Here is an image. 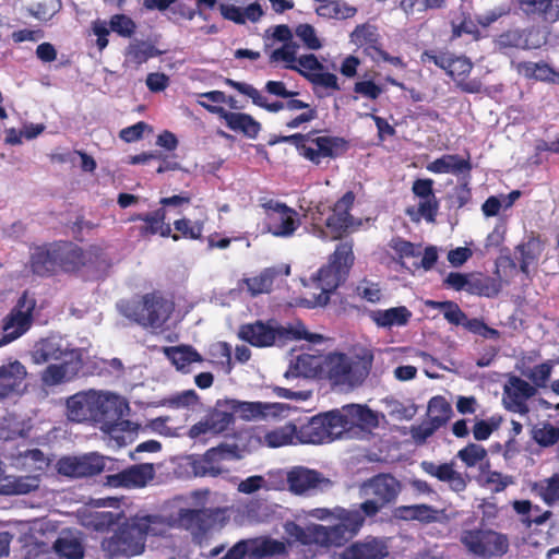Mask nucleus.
<instances>
[{
	"label": "nucleus",
	"mask_w": 559,
	"mask_h": 559,
	"mask_svg": "<svg viewBox=\"0 0 559 559\" xmlns=\"http://www.w3.org/2000/svg\"><path fill=\"white\" fill-rule=\"evenodd\" d=\"M512 67L522 76L528 80H536L549 83L559 82V73L555 71L548 63L532 61H512Z\"/></svg>",
	"instance_id": "nucleus-32"
},
{
	"label": "nucleus",
	"mask_w": 559,
	"mask_h": 559,
	"mask_svg": "<svg viewBox=\"0 0 559 559\" xmlns=\"http://www.w3.org/2000/svg\"><path fill=\"white\" fill-rule=\"evenodd\" d=\"M352 41L364 47V51L376 60L377 50H380V36L376 27L369 24L357 25L350 34Z\"/></svg>",
	"instance_id": "nucleus-38"
},
{
	"label": "nucleus",
	"mask_w": 559,
	"mask_h": 559,
	"mask_svg": "<svg viewBox=\"0 0 559 559\" xmlns=\"http://www.w3.org/2000/svg\"><path fill=\"white\" fill-rule=\"evenodd\" d=\"M542 248L538 238L532 237L526 242L516 246V252L520 253V270L524 274H528L530 265L536 261L540 254Z\"/></svg>",
	"instance_id": "nucleus-51"
},
{
	"label": "nucleus",
	"mask_w": 559,
	"mask_h": 559,
	"mask_svg": "<svg viewBox=\"0 0 559 559\" xmlns=\"http://www.w3.org/2000/svg\"><path fill=\"white\" fill-rule=\"evenodd\" d=\"M164 353L177 370L183 373H188L190 371L189 367L192 362L203 361L201 354L191 345L165 347Z\"/></svg>",
	"instance_id": "nucleus-37"
},
{
	"label": "nucleus",
	"mask_w": 559,
	"mask_h": 559,
	"mask_svg": "<svg viewBox=\"0 0 559 559\" xmlns=\"http://www.w3.org/2000/svg\"><path fill=\"white\" fill-rule=\"evenodd\" d=\"M519 9L528 17L549 22L554 0H516Z\"/></svg>",
	"instance_id": "nucleus-50"
},
{
	"label": "nucleus",
	"mask_w": 559,
	"mask_h": 559,
	"mask_svg": "<svg viewBox=\"0 0 559 559\" xmlns=\"http://www.w3.org/2000/svg\"><path fill=\"white\" fill-rule=\"evenodd\" d=\"M316 13L329 20H347L357 13V9L341 0H331L325 4H319Z\"/></svg>",
	"instance_id": "nucleus-46"
},
{
	"label": "nucleus",
	"mask_w": 559,
	"mask_h": 559,
	"mask_svg": "<svg viewBox=\"0 0 559 559\" xmlns=\"http://www.w3.org/2000/svg\"><path fill=\"white\" fill-rule=\"evenodd\" d=\"M238 336L250 345L260 348L273 346L276 342L285 343L301 338L299 332L292 328L287 329L273 324L272 321L263 322L261 320L240 325Z\"/></svg>",
	"instance_id": "nucleus-13"
},
{
	"label": "nucleus",
	"mask_w": 559,
	"mask_h": 559,
	"mask_svg": "<svg viewBox=\"0 0 559 559\" xmlns=\"http://www.w3.org/2000/svg\"><path fill=\"white\" fill-rule=\"evenodd\" d=\"M537 394V390L524 379L511 374L503 385L502 405L512 413L526 415L530 412L527 401Z\"/></svg>",
	"instance_id": "nucleus-19"
},
{
	"label": "nucleus",
	"mask_w": 559,
	"mask_h": 559,
	"mask_svg": "<svg viewBox=\"0 0 559 559\" xmlns=\"http://www.w3.org/2000/svg\"><path fill=\"white\" fill-rule=\"evenodd\" d=\"M174 228L176 234H173L170 231V238L174 241H178L181 238L190 239V240H200L202 239V234L204 229V222L203 221H195L192 222L189 218H179L174 222Z\"/></svg>",
	"instance_id": "nucleus-47"
},
{
	"label": "nucleus",
	"mask_w": 559,
	"mask_h": 559,
	"mask_svg": "<svg viewBox=\"0 0 559 559\" xmlns=\"http://www.w3.org/2000/svg\"><path fill=\"white\" fill-rule=\"evenodd\" d=\"M66 355L60 343L56 338H44L37 342L31 353L32 360L36 365H43L50 360H61Z\"/></svg>",
	"instance_id": "nucleus-40"
},
{
	"label": "nucleus",
	"mask_w": 559,
	"mask_h": 559,
	"mask_svg": "<svg viewBox=\"0 0 559 559\" xmlns=\"http://www.w3.org/2000/svg\"><path fill=\"white\" fill-rule=\"evenodd\" d=\"M225 83L228 86H230L234 90H236L237 92H239L240 94L246 95L249 98H251L252 103L255 106H258L260 108H263V109H265L269 112H278L281 110L286 109L285 102L276 100V102H273V103H269L266 97H264L251 84H248V83H245V82L235 81L233 79H226Z\"/></svg>",
	"instance_id": "nucleus-35"
},
{
	"label": "nucleus",
	"mask_w": 559,
	"mask_h": 559,
	"mask_svg": "<svg viewBox=\"0 0 559 559\" xmlns=\"http://www.w3.org/2000/svg\"><path fill=\"white\" fill-rule=\"evenodd\" d=\"M389 545L382 537L368 535L361 540H357L347 546L342 555V559H384L389 556Z\"/></svg>",
	"instance_id": "nucleus-24"
},
{
	"label": "nucleus",
	"mask_w": 559,
	"mask_h": 559,
	"mask_svg": "<svg viewBox=\"0 0 559 559\" xmlns=\"http://www.w3.org/2000/svg\"><path fill=\"white\" fill-rule=\"evenodd\" d=\"M355 293L361 299H365L366 301L371 304L379 302L382 297L379 284L368 281L366 278H364L357 284Z\"/></svg>",
	"instance_id": "nucleus-61"
},
{
	"label": "nucleus",
	"mask_w": 559,
	"mask_h": 559,
	"mask_svg": "<svg viewBox=\"0 0 559 559\" xmlns=\"http://www.w3.org/2000/svg\"><path fill=\"white\" fill-rule=\"evenodd\" d=\"M451 404L442 395H436L428 402L429 419L437 426H444L452 416Z\"/></svg>",
	"instance_id": "nucleus-49"
},
{
	"label": "nucleus",
	"mask_w": 559,
	"mask_h": 559,
	"mask_svg": "<svg viewBox=\"0 0 559 559\" xmlns=\"http://www.w3.org/2000/svg\"><path fill=\"white\" fill-rule=\"evenodd\" d=\"M487 455V450L483 445L471 442L457 452L456 457L460 459L466 467H475L486 460Z\"/></svg>",
	"instance_id": "nucleus-55"
},
{
	"label": "nucleus",
	"mask_w": 559,
	"mask_h": 559,
	"mask_svg": "<svg viewBox=\"0 0 559 559\" xmlns=\"http://www.w3.org/2000/svg\"><path fill=\"white\" fill-rule=\"evenodd\" d=\"M389 247L396 253L399 259L414 258L419 255L417 246L400 236L393 237L389 241Z\"/></svg>",
	"instance_id": "nucleus-62"
},
{
	"label": "nucleus",
	"mask_w": 559,
	"mask_h": 559,
	"mask_svg": "<svg viewBox=\"0 0 559 559\" xmlns=\"http://www.w3.org/2000/svg\"><path fill=\"white\" fill-rule=\"evenodd\" d=\"M120 313L144 329L159 330L170 319L175 304L159 290L142 295L140 298L122 300Z\"/></svg>",
	"instance_id": "nucleus-5"
},
{
	"label": "nucleus",
	"mask_w": 559,
	"mask_h": 559,
	"mask_svg": "<svg viewBox=\"0 0 559 559\" xmlns=\"http://www.w3.org/2000/svg\"><path fill=\"white\" fill-rule=\"evenodd\" d=\"M366 518H368V515L361 510V503L357 509L335 508L334 519L337 523L345 526L354 536H356L364 526Z\"/></svg>",
	"instance_id": "nucleus-45"
},
{
	"label": "nucleus",
	"mask_w": 559,
	"mask_h": 559,
	"mask_svg": "<svg viewBox=\"0 0 559 559\" xmlns=\"http://www.w3.org/2000/svg\"><path fill=\"white\" fill-rule=\"evenodd\" d=\"M224 405L233 412L234 417L238 415L247 421L284 418L289 411V406L284 403L226 400Z\"/></svg>",
	"instance_id": "nucleus-17"
},
{
	"label": "nucleus",
	"mask_w": 559,
	"mask_h": 559,
	"mask_svg": "<svg viewBox=\"0 0 559 559\" xmlns=\"http://www.w3.org/2000/svg\"><path fill=\"white\" fill-rule=\"evenodd\" d=\"M85 264L81 248L71 242H50L35 246L29 254L27 267L39 277H50L59 272H74Z\"/></svg>",
	"instance_id": "nucleus-3"
},
{
	"label": "nucleus",
	"mask_w": 559,
	"mask_h": 559,
	"mask_svg": "<svg viewBox=\"0 0 559 559\" xmlns=\"http://www.w3.org/2000/svg\"><path fill=\"white\" fill-rule=\"evenodd\" d=\"M538 492L543 501L552 506L559 501V474H554L551 477L542 481L538 486Z\"/></svg>",
	"instance_id": "nucleus-58"
},
{
	"label": "nucleus",
	"mask_w": 559,
	"mask_h": 559,
	"mask_svg": "<svg viewBox=\"0 0 559 559\" xmlns=\"http://www.w3.org/2000/svg\"><path fill=\"white\" fill-rule=\"evenodd\" d=\"M460 542L469 554L483 559L502 557L510 547L506 534L481 527L463 530Z\"/></svg>",
	"instance_id": "nucleus-11"
},
{
	"label": "nucleus",
	"mask_w": 559,
	"mask_h": 559,
	"mask_svg": "<svg viewBox=\"0 0 559 559\" xmlns=\"http://www.w3.org/2000/svg\"><path fill=\"white\" fill-rule=\"evenodd\" d=\"M328 481L323 475L314 469L297 466L287 474L289 490L296 495H302L317 489L322 483Z\"/></svg>",
	"instance_id": "nucleus-29"
},
{
	"label": "nucleus",
	"mask_w": 559,
	"mask_h": 559,
	"mask_svg": "<svg viewBox=\"0 0 559 559\" xmlns=\"http://www.w3.org/2000/svg\"><path fill=\"white\" fill-rule=\"evenodd\" d=\"M298 39L310 50H319L322 43L317 36L314 27L308 23L299 24L295 28Z\"/></svg>",
	"instance_id": "nucleus-59"
},
{
	"label": "nucleus",
	"mask_w": 559,
	"mask_h": 559,
	"mask_svg": "<svg viewBox=\"0 0 559 559\" xmlns=\"http://www.w3.org/2000/svg\"><path fill=\"white\" fill-rule=\"evenodd\" d=\"M361 488L366 495L372 497L361 502V510L368 518H373L384 507L395 503L402 484L392 474L380 473L366 480Z\"/></svg>",
	"instance_id": "nucleus-10"
},
{
	"label": "nucleus",
	"mask_w": 559,
	"mask_h": 559,
	"mask_svg": "<svg viewBox=\"0 0 559 559\" xmlns=\"http://www.w3.org/2000/svg\"><path fill=\"white\" fill-rule=\"evenodd\" d=\"M59 557L67 559H82L84 557V547L75 537H58L52 546Z\"/></svg>",
	"instance_id": "nucleus-52"
},
{
	"label": "nucleus",
	"mask_w": 559,
	"mask_h": 559,
	"mask_svg": "<svg viewBox=\"0 0 559 559\" xmlns=\"http://www.w3.org/2000/svg\"><path fill=\"white\" fill-rule=\"evenodd\" d=\"M222 508H180L177 512L178 527L188 531L195 544L202 545L210 533L225 520Z\"/></svg>",
	"instance_id": "nucleus-8"
},
{
	"label": "nucleus",
	"mask_w": 559,
	"mask_h": 559,
	"mask_svg": "<svg viewBox=\"0 0 559 559\" xmlns=\"http://www.w3.org/2000/svg\"><path fill=\"white\" fill-rule=\"evenodd\" d=\"M109 27L119 36L130 38L136 31V23L126 14H114L110 17Z\"/></svg>",
	"instance_id": "nucleus-57"
},
{
	"label": "nucleus",
	"mask_w": 559,
	"mask_h": 559,
	"mask_svg": "<svg viewBox=\"0 0 559 559\" xmlns=\"http://www.w3.org/2000/svg\"><path fill=\"white\" fill-rule=\"evenodd\" d=\"M40 478L38 475L8 476L1 485L0 492L3 495H27L39 488Z\"/></svg>",
	"instance_id": "nucleus-41"
},
{
	"label": "nucleus",
	"mask_w": 559,
	"mask_h": 559,
	"mask_svg": "<svg viewBox=\"0 0 559 559\" xmlns=\"http://www.w3.org/2000/svg\"><path fill=\"white\" fill-rule=\"evenodd\" d=\"M166 210L159 207L150 213H139L130 217V221H142L144 225L140 227V235L142 237L154 236L159 234L164 238L170 236L171 227L165 223Z\"/></svg>",
	"instance_id": "nucleus-30"
},
{
	"label": "nucleus",
	"mask_w": 559,
	"mask_h": 559,
	"mask_svg": "<svg viewBox=\"0 0 559 559\" xmlns=\"http://www.w3.org/2000/svg\"><path fill=\"white\" fill-rule=\"evenodd\" d=\"M412 316V311L405 306L379 309L370 313L371 320L380 328L404 326L409 322Z\"/></svg>",
	"instance_id": "nucleus-36"
},
{
	"label": "nucleus",
	"mask_w": 559,
	"mask_h": 559,
	"mask_svg": "<svg viewBox=\"0 0 559 559\" xmlns=\"http://www.w3.org/2000/svg\"><path fill=\"white\" fill-rule=\"evenodd\" d=\"M219 12L225 20L239 25L245 24L247 21L255 23L263 15L262 7L259 4L258 0L248 4L245 9L234 4L221 3Z\"/></svg>",
	"instance_id": "nucleus-34"
},
{
	"label": "nucleus",
	"mask_w": 559,
	"mask_h": 559,
	"mask_svg": "<svg viewBox=\"0 0 559 559\" xmlns=\"http://www.w3.org/2000/svg\"><path fill=\"white\" fill-rule=\"evenodd\" d=\"M199 104L211 114L218 115L226 123L228 129L240 132L248 139H257L261 131V123L251 115L245 112H233L222 106L211 105L205 102Z\"/></svg>",
	"instance_id": "nucleus-23"
},
{
	"label": "nucleus",
	"mask_w": 559,
	"mask_h": 559,
	"mask_svg": "<svg viewBox=\"0 0 559 559\" xmlns=\"http://www.w3.org/2000/svg\"><path fill=\"white\" fill-rule=\"evenodd\" d=\"M162 53L152 43L145 40H135L131 43L126 52V57L133 63L140 66L145 63L150 58L157 57Z\"/></svg>",
	"instance_id": "nucleus-48"
},
{
	"label": "nucleus",
	"mask_w": 559,
	"mask_h": 559,
	"mask_svg": "<svg viewBox=\"0 0 559 559\" xmlns=\"http://www.w3.org/2000/svg\"><path fill=\"white\" fill-rule=\"evenodd\" d=\"M67 365H49L41 373V381L46 385H57L67 377Z\"/></svg>",
	"instance_id": "nucleus-63"
},
{
	"label": "nucleus",
	"mask_w": 559,
	"mask_h": 559,
	"mask_svg": "<svg viewBox=\"0 0 559 559\" xmlns=\"http://www.w3.org/2000/svg\"><path fill=\"white\" fill-rule=\"evenodd\" d=\"M502 421L501 416H491L488 420H478L473 427V436L477 441L487 440L497 430Z\"/></svg>",
	"instance_id": "nucleus-60"
},
{
	"label": "nucleus",
	"mask_w": 559,
	"mask_h": 559,
	"mask_svg": "<svg viewBox=\"0 0 559 559\" xmlns=\"http://www.w3.org/2000/svg\"><path fill=\"white\" fill-rule=\"evenodd\" d=\"M445 288L471 295L491 297L498 294L495 280L481 273L450 272L442 282Z\"/></svg>",
	"instance_id": "nucleus-18"
},
{
	"label": "nucleus",
	"mask_w": 559,
	"mask_h": 559,
	"mask_svg": "<svg viewBox=\"0 0 559 559\" xmlns=\"http://www.w3.org/2000/svg\"><path fill=\"white\" fill-rule=\"evenodd\" d=\"M235 423V417L229 408L225 407L224 402L217 401L213 408L202 420L192 425L189 429V437L192 439L203 435H219L225 432Z\"/></svg>",
	"instance_id": "nucleus-22"
},
{
	"label": "nucleus",
	"mask_w": 559,
	"mask_h": 559,
	"mask_svg": "<svg viewBox=\"0 0 559 559\" xmlns=\"http://www.w3.org/2000/svg\"><path fill=\"white\" fill-rule=\"evenodd\" d=\"M104 468V456L97 453H88L81 456H63L57 462L58 473L72 478L95 476L100 474Z\"/></svg>",
	"instance_id": "nucleus-21"
},
{
	"label": "nucleus",
	"mask_w": 559,
	"mask_h": 559,
	"mask_svg": "<svg viewBox=\"0 0 559 559\" xmlns=\"http://www.w3.org/2000/svg\"><path fill=\"white\" fill-rule=\"evenodd\" d=\"M356 195L353 191L345 192L334 204L329 207L330 213L324 219L326 230L319 228L320 236L325 239L341 240L349 233L354 231L360 221L350 214Z\"/></svg>",
	"instance_id": "nucleus-12"
},
{
	"label": "nucleus",
	"mask_w": 559,
	"mask_h": 559,
	"mask_svg": "<svg viewBox=\"0 0 559 559\" xmlns=\"http://www.w3.org/2000/svg\"><path fill=\"white\" fill-rule=\"evenodd\" d=\"M154 477V468L152 464L132 465L111 478L117 486L120 487H144L148 480Z\"/></svg>",
	"instance_id": "nucleus-31"
},
{
	"label": "nucleus",
	"mask_w": 559,
	"mask_h": 559,
	"mask_svg": "<svg viewBox=\"0 0 559 559\" xmlns=\"http://www.w3.org/2000/svg\"><path fill=\"white\" fill-rule=\"evenodd\" d=\"M122 518H124L123 512L115 513L111 511H94L85 516L84 525L88 530L105 533L121 523L120 520Z\"/></svg>",
	"instance_id": "nucleus-42"
},
{
	"label": "nucleus",
	"mask_w": 559,
	"mask_h": 559,
	"mask_svg": "<svg viewBox=\"0 0 559 559\" xmlns=\"http://www.w3.org/2000/svg\"><path fill=\"white\" fill-rule=\"evenodd\" d=\"M286 68L298 71L302 76H305L310 83L313 85H320L325 88L338 91L340 85L337 82V76L331 72H305L296 66L289 64Z\"/></svg>",
	"instance_id": "nucleus-54"
},
{
	"label": "nucleus",
	"mask_w": 559,
	"mask_h": 559,
	"mask_svg": "<svg viewBox=\"0 0 559 559\" xmlns=\"http://www.w3.org/2000/svg\"><path fill=\"white\" fill-rule=\"evenodd\" d=\"M318 525L319 524H312L305 528L295 522H288L285 525V532L289 537L301 545L318 544V534L316 532Z\"/></svg>",
	"instance_id": "nucleus-53"
},
{
	"label": "nucleus",
	"mask_w": 559,
	"mask_h": 559,
	"mask_svg": "<svg viewBox=\"0 0 559 559\" xmlns=\"http://www.w3.org/2000/svg\"><path fill=\"white\" fill-rule=\"evenodd\" d=\"M239 459H241V453L237 444L221 443L209 449L203 455L194 457L191 462V469L198 477H216L225 471L222 466L223 461Z\"/></svg>",
	"instance_id": "nucleus-16"
},
{
	"label": "nucleus",
	"mask_w": 559,
	"mask_h": 559,
	"mask_svg": "<svg viewBox=\"0 0 559 559\" xmlns=\"http://www.w3.org/2000/svg\"><path fill=\"white\" fill-rule=\"evenodd\" d=\"M354 262L353 241L340 242L334 252L330 254L328 263L322 265L311 277L321 290L316 296V305L329 304L331 294L346 282Z\"/></svg>",
	"instance_id": "nucleus-6"
},
{
	"label": "nucleus",
	"mask_w": 559,
	"mask_h": 559,
	"mask_svg": "<svg viewBox=\"0 0 559 559\" xmlns=\"http://www.w3.org/2000/svg\"><path fill=\"white\" fill-rule=\"evenodd\" d=\"M171 527V521L162 514L136 513L103 537L100 550L107 559L136 557L145 551L148 536L163 537Z\"/></svg>",
	"instance_id": "nucleus-1"
},
{
	"label": "nucleus",
	"mask_w": 559,
	"mask_h": 559,
	"mask_svg": "<svg viewBox=\"0 0 559 559\" xmlns=\"http://www.w3.org/2000/svg\"><path fill=\"white\" fill-rule=\"evenodd\" d=\"M97 405L96 391H81L66 401L67 417L73 423H95V406Z\"/></svg>",
	"instance_id": "nucleus-26"
},
{
	"label": "nucleus",
	"mask_w": 559,
	"mask_h": 559,
	"mask_svg": "<svg viewBox=\"0 0 559 559\" xmlns=\"http://www.w3.org/2000/svg\"><path fill=\"white\" fill-rule=\"evenodd\" d=\"M472 69L473 62L467 57L453 56L451 60V67L447 71V75L454 80L456 87L462 92L468 94H478L483 90L481 81L479 79H472L468 81L465 80L471 73Z\"/></svg>",
	"instance_id": "nucleus-28"
},
{
	"label": "nucleus",
	"mask_w": 559,
	"mask_h": 559,
	"mask_svg": "<svg viewBox=\"0 0 559 559\" xmlns=\"http://www.w3.org/2000/svg\"><path fill=\"white\" fill-rule=\"evenodd\" d=\"M495 44L502 53H507L511 49L526 50L531 48L525 29H508L497 37Z\"/></svg>",
	"instance_id": "nucleus-44"
},
{
	"label": "nucleus",
	"mask_w": 559,
	"mask_h": 559,
	"mask_svg": "<svg viewBox=\"0 0 559 559\" xmlns=\"http://www.w3.org/2000/svg\"><path fill=\"white\" fill-rule=\"evenodd\" d=\"M552 369L554 362L551 360H547L535 365L525 373V376L532 381V385H534L536 390L538 388L545 389L550 380Z\"/></svg>",
	"instance_id": "nucleus-56"
},
{
	"label": "nucleus",
	"mask_w": 559,
	"mask_h": 559,
	"mask_svg": "<svg viewBox=\"0 0 559 559\" xmlns=\"http://www.w3.org/2000/svg\"><path fill=\"white\" fill-rule=\"evenodd\" d=\"M420 468L439 481L449 484L450 489L454 492H463L467 487L468 476L455 469L454 461L441 464H436L431 461H423Z\"/></svg>",
	"instance_id": "nucleus-25"
},
{
	"label": "nucleus",
	"mask_w": 559,
	"mask_h": 559,
	"mask_svg": "<svg viewBox=\"0 0 559 559\" xmlns=\"http://www.w3.org/2000/svg\"><path fill=\"white\" fill-rule=\"evenodd\" d=\"M36 304V299L27 290L23 292L12 309L1 320L0 347L19 340L31 330Z\"/></svg>",
	"instance_id": "nucleus-9"
},
{
	"label": "nucleus",
	"mask_w": 559,
	"mask_h": 559,
	"mask_svg": "<svg viewBox=\"0 0 559 559\" xmlns=\"http://www.w3.org/2000/svg\"><path fill=\"white\" fill-rule=\"evenodd\" d=\"M246 284L248 290L251 292L252 295H259L267 293L271 289L273 278L269 273L264 272L258 276L247 278Z\"/></svg>",
	"instance_id": "nucleus-64"
},
{
	"label": "nucleus",
	"mask_w": 559,
	"mask_h": 559,
	"mask_svg": "<svg viewBox=\"0 0 559 559\" xmlns=\"http://www.w3.org/2000/svg\"><path fill=\"white\" fill-rule=\"evenodd\" d=\"M26 376V368L19 360L0 366V400L21 395Z\"/></svg>",
	"instance_id": "nucleus-27"
},
{
	"label": "nucleus",
	"mask_w": 559,
	"mask_h": 559,
	"mask_svg": "<svg viewBox=\"0 0 559 559\" xmlns=\"http://www.w3.org/2000/svg\"><path fill=\"white\" fill-rule=\"evenodd\" d=\"M373 354L369 349L347 355L330 354L325 359L326 378L333 386L349 391L360 386L370 373Z\"/></svg>",
	"instance_id": "nucleus-4"
},
{
	"label": "nucleus",
	"mask_w": 559,
	"mask_h": 559,
	"mask_svg": "<svg viewBox=\"0 0 559 559\" xmlns=\"http://www.w3.org/2000/svg\"><path fill=\"white\" fill-rule=\"evenodd\" d=\"M287 554V543L271 536H259L237 542L221 559H265Z\"/></svg>",
	"instance_id": "nucleus-14"
},
{
	"label": "nucleus",
	"mask_w": 559,
	"mask_h": 559,
	"mask_svg": "<svg viewBox=\"0 0 559 559\" xmlns=\"http://www.w3.org/2000/svg\"><path fill=\"white\" fill-rule=\"evenodd\" d=\"M97 405L95 406V424H99L102 428L111 430L116 428L129 411L128 403L124 399L115 393L96 392Z\"/></svg>",
	"instance_id": "nucleus-20"
},
{
	"label": "nucleus",
	"mask_w": 559,
	"mask_h": 559,
	"mask_svg": "<svg viewBox=\"0 0 559 559\" xmlns=\"http://www.w3.org/2000/svg\"><path fill=\"white\" fill-rule=\"evenodd\" d=\"M264 442L270 448H281L289 444H297L298 429L293 423L277 427L264 435Z\"/></svg>",
	"instance_id": "nucleus-43"
},
{
	"label": "nucleus",
	"mask_w": 559,
	"mask_h": 559,
	"mask_svg": "<svg viewBox=\"0 0 559 559\" xmlns=\"http://www.w3.org/2000/svg\"><path fill=\"white\" fill-rule=\"evenodd\" d=\"M316 532L318 534V544L325 547H341L355 537L345 526L337 522L330 526L320 524Z\"/></svg>",
	"instance_id": "nucleus-39"
},
{
	"label": "nucleus",
	"mask_w": 559,
	"mask_h": 559,
	"mask_svg": "<svg viewBox=\"0 0 559 559\" xmlns=\"http://www.w3.org/2000/svg\"><path fill=\"white\" fill-rule=\"evenodd\" d=\"M317 130H311L308 133H295L290 135L274 136L269 141L270 145L277 143L293 144L298 151L299 155L319 165L323 158H337L344 155L348 150V142L344 138L332 135H319Z\"/></svg>",
	"instance_id": "nucleus-7"
},
{
	"label": "nucleus",
	"mask_w": 559,
	"mask_h": 559,
	"mask_svg": "<svg viewBox=\"0 0 559 559\" xmlns=\"http://www.w3.org/2000/svg\"><path fill=\"white\" fill-rule=\"evenodd\" d=\"M376 419L373 412L362 405H346L317 414L297 427L300 444H323L341 439L359 423L370 424Z\"/></svg>",
	"instance_id": "nucleus-2"
},
{
	"label": "nucleus",
	"mask_w": 559,
	"mask_h": 559,
	"mask_svg": "<svg viewBox=\"0 0 559 559\" xmlns=\"http://www.w3.org/2000/svg\"><path fill=\"white\" fill-rule=\"evenodd\" d=\"M265 211L264 226L275 237H290L300 225L298 213L285 203L267 200L261 203Z\"/></svg>",
	"instance_id": "nucleus-15"
},
{
	"label": "nucleus",
	"mask_w": 559,
	"mask_h": 559,
	"mask_svg": "<svg viewBox=\"0 0 559 559\" xmlns=\"http://www.w3.org/2000/svg\"><path fill=\"white\" fill-rule=\"evenodd\" d=\"M427 170L433 174H467L472 170L469 157L462 158L457 154H444L427 165Z\"/></svg>",
	"instance_id": "nucleus-33"
}]
</instances>
